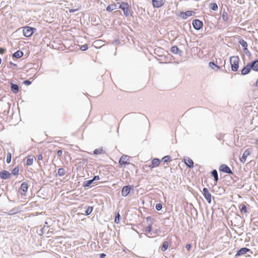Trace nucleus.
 I'll return each mask as SVG.
<instances>
[{"label": "nucleus", "mask_w": 258, "mask_h": 258, "mask_svg": "<svg viewBox=\"0 0 258 258\" xmlns=\"http://www.w3.org/2000/svg\"><path fill=\"white\" fill-rule=\"evenodd\" d=\"M119 8L123 11V14L125 17L132 16L133 12L132 11L131 7L127 3H121L119 6Z\"/></svg>", "instance_id": "obj_1"}, {"label": "nucleus", "mask_w": 258, "mask_h": 258, "mask_svg": "<svg viewBox=\"0 0 258 258\" xmlns=\"http://www.w3.org/2000/svg\"><path fill=\"white\" fill-rule=\"evenodd\" d=\"M239 59L238 56H231L230 58V62L231 66V69L233 71L236 72L238 70L239 67Z\"/></svg>", "instance_id": "obj_2"}, {"label": "nucleus", "mask_w": 258, "mask_h": 258, "mask_svg": "<svg viewBox=\"0 0 258 258\" xmlns=\"http://www.w3.org/2000/svg\"><path fill=\"white\" fill-rule=\"evenodd\" d=\"M130 157L126 155L121 156L119 160V164L121 166L130 164Z\"/></svg>", "instance_id": "obj_3"}, {"label": "nucleus", "mask_w": 258, "mask_h": 258, "mask_svg": "<svg viewBox=\"0 0 258 258\" xmlns=\"http://www.w3.org/2000/svg\"><path fill=\"white\" fill-rule=\"evenodd\" d=\"M251 149H246L243 153L241 157L239 158L240 161L242 163H244L246 160L247 157L251 154Z\"/></svg>", "instance_id": "obj_4"}, {"label": "nucleus", "mask_w": 258, "mask_h": 258, "mask_svg": "<svg viewBox=\"0 0 258 258\" xmlns=\"http://www.w3.org/2000/svg\"><path fill=\"white\" fill-rule=\"evenodd\" d=\"M195 14V12L192 11H187L185 12H181L179 16L182 19H186L188 17L192 16Z\"/></svg>", "instance_id": "obj_5"}, {"label": "nucleus", "mask_w": 258, "mask_h": 258, "mask_svg": "<svg viewBox=\"0 0 258 258\" xmlns=\"http://www.w3.org/2000/svg\"><path fill=\"white\" fill-rule=\"evenodd\" d=\"M203 195L208 203H211V194L208 188L205 187L203 188Z\"/></svg>", "instance_id": "obj_6"}, {"label": "nucleus", "mask_w": 258, "mask_h": 258, "mask_svg": "<svg viewBox=\"0 0 258 258\" xmlns=\"http://www.w3.org/2000/svg\"><path fill=\"white\" fill-rule=\"evenodd\" d=\"M219 170L230 174H233V172L230 168L226 164H222L219 167Z\"/></svg>", "instance_id": "obj_7"}, {"label": "nucleus", "mask_w": 258, "mask_h": 258, "mask_svg": "<svg viewBox=\"0 0 258 258\" xmlns=\"http://www.w3.org/2000/svg\"><path fill=\"white\" fill-rule=\"evenodd\" d=\"M152 2L154 8H159L164 5L165 0H152Z\"/></svg>", "instance_id": "obj_8"}, {"label": "nucleus", "mask_w": 258, "mask_h": 258, "mask_svg": "<svg viewBox=\"0 0 258 258\" xmlns=\"http://www.w3.org/2000/svg\"><path fill=\"white\" fill-rule=\"evenodd\" d=\"M152 230V223L149 224V225L144 230L145 234L148 237H153L151 231Z\"/></svg>", "instance_id": "obj_9"}, {"label": "nucleus", "mask_w": 258, "mask_h": 258, "mask_svg": "<svg viewBox=\"0 0 258 258\" xmlns=\"http://www.w3.org/2000/svg\"><path fill=\"white\" fill-rule=\"evenodd\" d=\"M132 187L130 186H124L121 189V195L122 197H126L130 193Z\"/></svg>", "instance_id": "obj_10"}, {"label": "nucleus", "mask_w": 258, "mask_h": 258, "mask_svg": "<svg viewBox=\"0 0 258 258\" xmlns=\"http://www.w3.org/2000/svg\"><path fill=\"white\" fill-rule=\"evenodd\" d=\"M251 70L252 67L250 63H249L242 69L241 73L242 75H245L248 74Z\"/></svg>", "instance_id": "obj_11"}, {"label": "nucleus", "mask_w": 258, "mask_h": 258, "mask_svg": "<svg viewBox=\"0 0 258 258\" xmlns=\"http://www.w3.org/2000/svg\"><path fill=\"white\" fill-rule=\"evenodd\" d=\"M28 188V185L27 182H23L20 186V190L22 191L21 192V195L23 196L26 195V193L27 191Z\"/></svg>", "instance_id": "obj_12"}, {"label": "nucleus", "mask_w": 258, "mask_h": 258, "mask_svg": "<svg viewBox=\"0 0 258 258\" xmlns=\"http://www.w3.org/2000/svg\"><path fill=\"white\" fill-rule=\"evenodd\" d=\"M192 25L194 28L197 30L200 29L203 25V22L198 19L193 21Z\"/></svg>", "instance_id": "obj_13"}, {"label": "nucleus", "mask_w": 258, "mask_h": 258, "mask_svg": "<svg viewBox=\"0 0 258 258\" xmlns=\"http://www.w3.org/2000/svg\"><path fill=\"white\" fill-rule=\"evenodd\" d=\"M160 160L158 158H154L152 160L151 164L149 165L150 168L158 167L160 164Z\"/></svg>", "instance_id": "obj_14"}, {"label": "nucleus", "mask_w": 258, "mask_h": 258, "mask_svg": "<svg viewBox=\"0 0 258 258\" xmlns=\"http://www.w3.org/2000/svg\"><path fill=\"white\" fill-rule=\"evenodd\" d=\"M250 250L246 247H243L240 248L236 253L235 256H239L245 254L247 252L250 251Z\"/></svg>", "instance_id": "obj_15"}, {"label": "nucleus", "mask_w": 258, "mask_h": 258, "mask_svg": "<svg viewBox=\"0 0 258 258\" xmlns=\"http://www.w3.org/2000/svg\"><path fill=\"white\" fill-rule=\"evenodd\" d=\"M184 162L185 164L189 167V168H193L194 167V162L192 159L188 157H186L184 158Z\"/></svg>", "instance_id": "obj_16"}, {"label": "nucleus", "mask_w": 258, "mask_h": 258, "mask_svg": "<svg viewBox=\"0 0 258 258\" xmlns=\"http://www.w3.org/2000/svg\"><path fill=\"white\" fill-rule=\"evenodd\" d=\"M21 29H22L23 32H30L31 31L32 32H33L34 31H36V29L35 28H32L31 27H28V26L22 27L21 28H19L18 30L20 31V30H21Z\"/></svg>", "instance_id": "obj_17"}, {"label": "nucleus", "mask_w": 258, "mask_h": 258, "mask_svg": "<svg viewBox=\"0 0 258 258\" xmlns=\"http://www.w3.org/2000/svg\"><path fill=\"white\" fill-rule=\"evenodd\" d=\"M10 173L7 171H3L0 173V177L2 179H8L10 177Z\"/></svg>", "instance_id": "obj_18"}, {"label": "nucleus", "mask_w": 258, "mask_h": 258, "mask_svg": "<svg viewBox=\"0 0 258 258\" xmlns=\"http://www.w3.org/2000/svg\"><path fill=\"white\" fill-rule=\"evenodd\" d=\"M34 159H35V157L34 156L30 155V156H27V161H26L27 165H28V166L32 165L33 163Z\"/></svg>", "instance_id": "obj_19"}, {"label": "nucleus", "mask_w": 258, "mask_h": 258, "mask_svg": "<svg viewBox=\"0 0 258 258\" xmlns=\"http://www.w3.org/2000/svg\"><path fill=\"white\" fill-rule=\"evenodd\" d=\"M250 64L252 70L258 72V60H255L252 62L250 63Z\"/></svg>", "instance_id": "obj_20"}, {"label": "nucleus", "mask_w": 258, "mask_h": 258, "mask_svg": "<svg viewBox=\"0 0 258 258\" xmlns=\"http://www.w3.org/2000/svg\"><path fill=\"white\" fill-rule=\"evenodd\" d=\"M116 5L114 3H113L111 5H108L106 7V11L108 12H111L113 10L116 9Z\"/></svg>", "instance_id": "obj_21"}, {"label": "nucleus", "mask_w": 258, "mask_h": 258, "mask_svg": "<svg viewBox=\"0 0 258 258\" xmlns=\"http://www.w3.org/2000/svg\"><path fill=\"white\" fill-rule=\"evenodd\" d=\"M239 43L242 45V46L243 47V50L245 51L247 49V42L244 40L243 39H240L239 40Z\"/></svg>", "instance_id": "obj_22"}, {"label": "nucleus", "mask_w": 258, "mask_h": 258, "mask_svg": "<svg viewBox=\"0 0 258 258\" xmlns=\"http://www.w3.org/2000/svg\"><path fill=\"white\" fill-rule=\"evenodd\" d=\"M11 90L12 92L14 93H17L19 91V86L17 84H12L11 85Z\"/></svg>", "instance_id": "obj_23"}, {"label": "nucleus", "mask_w": 258, "mask_h": 258, "mask_svg": "<svg viewBox=\"0 0 258 258\" xmlns=\"http://www.w3.org/2000/svg\"><path fill=\"white\" fill-rule=\"evenodd\" d=\"M169 247V243L167 241H164L161 247V250L162 251H166Z\"/></svg>", "instance_id": "obj_24"}, {"label": "nucleus", "mask_w": 258, "mask_h": 258, "mask_svg": "<svg viewBox=\"0 0 258 258\" xmlns=\"http://www.w3.org/2000/svg\"><path fill=\"white\" fill-rule=\"evenodd\" d=\"M222 18L224 21L227 22L229 19L228 13L225 11L223 12L222 15Z\"/></svg>", "instance_id": "obj_25"}, {"label": "nucleus", "mask_w": 258, "mask_h": 258, "mask_svg": "<svg viewBox=\"0 0 258 258\" xmlns=\"http://www.w3.org/2000/svg\"><path fill=\"white\" fill-rule=\"evenodd\" d=\"M23 52L20 50H18L14 53L13 56L16 58H20L23 56Z\"/></svg>", "instance_id": "obj_26"}, {"label": "nucleus", "mask_w": 258, "mask_h": 258, "mask_svg": "<svg viewBox=\"0 0 258 258\" xmlns=\"http://www.w3.org/2000/svg\"><path fill=\"white\" fill-rule=\"evenodd\" d=\"M57 174L59 176H62L66 174V171L62 168H59L58 170Z\"/></svg>", "instance_id": "obj_27"}, {"label": "nucleus", "mask_w": 258, "mask_h": 258, "mask_svg": "<svg viewBox=\"0 0 258 258\" xmlns=\"http://www.w3.org/2000/svg\"><path fill=\"white\" fill-rule=\"evenodd\" d=\"M212 174L214 176L215 181L217 182L218 180V175L216 170H213L212 171Z\"/></svg>", "instance_id": "obj_28"}, {"label": "nucleus", "mask_w": 258, "mask_h": 258, "mask_svg": "<svg viewBox=\"0 0 258 258\" xmlns=\"http://www.w3.org/2000/svg\"><path fill=\"white\" fill-rule=\"evenodd\" d=\"M210 8L214 11L217 10L218 8L217 4L215 3H211L210 5Z\"/></svg>", "instance_id": "obj_29"}, {"label": "nucleus", "mask_w": 258, "mask_h": 258, "mask_svg": "<svg viewBox=\"0 0 258 258\" xmlns=\"http://www.w3.org/2000/svg\"><path fill=\"white\" fill-rule=\"evenodd\" d=\"M178 51L179 49L176 46H173L171 48V51L174 54H177Z\"/></svg>", "instance_id": "obj_30"}, {"label": "nucleus", "mask_w": 258, "mask_h": 258, "mask_svg": "<svg viewBox=\"0 0 258 258\" xmlns=\"http://www.w3.org/2000/svg\"><path fill=\"white\" fill-rule=\"evenodd\" d=\"M162 161L164 162H170L171 161V158L169 156H166L162 159Z\"/></svg>", "instance_id": "obj_31"}, {"label": "nucleus", "mask_w": 258, "mask_h": 258, "mask_svg": "<svg viewBox=\"0 0 258 258\" xmlns=\"http://www.w3.org/2000/svg\"><path fill=\"white\" fill-rule=\"evenodd\" d=\"M93 211V207L89 206L87 208V210L85 211V215H90Z\"/></svg>", "instance_id": "obj_32"}, {"label": "nucleus", "mask_w": 258, "mask_h": 258, "mask_svg": "<svg viewBox=\"0 0 258 258\" xmlns=\"http://www.w3.org/2000/svg\"><path fill=\"white\" fill-rule=\"evenodd\" d=\"M103 152V150L102 148H98L96 149L94 151V154H100L102 153Z\"/></svg>", "instance_id": "obj_33"}, {"label": "nucleus", "mask_w": 258, "mask_h": 258, "mask_svg": "<svg viewBox=\"0 0 258 258\" xmlns=\"http://www.w3.org/2000/svg\"><path fill=\"white\" fill-rule=\"evenodd\" d=\"M19 172V169L18 167H16L14 169H13V170H12V174L14 175H16L18 174Z\"/></svg>", "instance_id": "obj_34"}, {"label": "nucleus", "mask_w": 258, "mask_h": 258, "mask_svg": "<svg viewBox=\"0 0 258 258\" xmlns=\"http://www.w3.org/2000/svg\"><path fill=\"white\" fill-rule=\"evenodd\" d=\"M93 182V180H89L87 181H86L83 183L84 186H89L92 182Z\"/></svg>", "instance_id": "obj_35"}, {"label": "nucleus", "mask_w": 258, "mask_h": 258, "mask_svg": "<svg viewBox=\"0 0 258 258\" xmlns=\"http://www.w3.org/2000/svg\"><path fill=\"white\" fill-rule=\"evenodd\" d=\"M12 155L11 153H8L7 156L6 161L8 163H10L11 161Z\"/></svg>", "instance_id": "obj_36"}, {"label": "nucleus", "mask_w": 258, "mask_h": 258, "mask_svg": "<svg viewBox=\"0 0 258 258\" xmlns=\"http://www.w3.org/2000/svg\"><path fill=\"white\" fill-rule=\"evenodd\" d=\"M209 65L212 69H214V67L216 68L217 69H220V67L218 66L215 64L213 62H210L209 63Z\"/></svg>", "instance_id": "obj_37"}, {"label": "nucleus", "mask_w": 258, "mask_h": 258, "mask_svg": "<svg viewBox=\"0 0 258 258\" xmlns=\"http://www.w3.org/2000/svg\"><path fill=\"white\" fill-rule=\"evenodd\" d=\"M119 218H120V215L119 213H117V215L115 217L114 222L116 223H118L119 222Z\"/></svg>", "instance_id": "obj_38"}, {"label": "nucleus", "mask_w": 258, "mask_h": 258, "mask_svg": "<svg viewBox=\"0 0 258 258\" xmlns=\"http://www.w3.org/2000/svg\"><path fill=\"white\" fill-rule=\"evenodd\" d=\"M162 208V205L161 204H157L156 205V209L158 211H160Z\"/></svg>", "instance_id": "obj_39"}, {"label": "nucleus", "mask_w": 258, "mask_h": 258, "mask_svg": "<svg viewBox=\"0 0 258 258\" xmlns=\"http://www.w3.org/2000/svg\"><path fill=\"white\" fill-rule=\"evenodd\" d=\"M88 45L85 44V45H83L82 46H81L80 47V49L82 50H86L87 49H88Z\"/></svg>", "instance_id": "obj_40"}, {"label": "nucleus", "mask_w": 258, "mask_h": 258, "mask_svg": "<svg viewBox=\"0 0 258 258\" xmlns=\"http://www.w3.org/2000/svg\"><path fill=\"white\" fill-rule=\"evenodd\" d=\"M240 211L242 212H243L244 213H246V212H247L246 207L245 205H243L242 206L241 208L240 209Z\"/></svg>", "instance_id": "obj_41"}, {"label": "nucleus", "mask_w": 258, "mask_h": 258, "mask_svg": "<svg viewBox=\"0 0 258 258\" xmlns=\"http://www.w3.org/2000/svg\"><path fill=\"white\" fill-rule=\"evenodd\" d=\"M31 83H32V82H31V81H30L29 80H26V81H25L24 82V83H24L25 85H30V84H31Z\"/></svg>", "instance_id": "obj_42"}, {"label": "nucleus", "mask_w": 258, "mask_h": 258, "mask_svg": "<svg viewBox=\"0 0 258 258\" xmlns=\"http://www.w3.org/2000/svg\"><path fill=\"white\" fill-rule=\"evenodd\" d=\"M62 150H58L57 152V155L58 157H60L62 155Z\"/></svg>", "instance_id": "obj_43"}, {"label": "nucleus", "mask_w": 258, "mask_h": 258, "mask_svg": "<svg viewBox=\"0 0 258 258\" xmlns=\"http://www.w3.org/2000/svg\"><path fill=\"white\" fill-rule=\"evenodd\" d=\"M191 245L189 244H188L186 245V248L188 251H189L191 249Z\"/></svg>", "instance_id": "obj_44"}, {"label": "nucleus", "mask_w": 258, "mask_h": 258, "mask_svg": "<svg viewBox=\"0 0 258 258\" xmlns=\"http://www.w3.org/2000/svg\"><path fill=\"white\" fill-rule=\"evenodd\" d=\"M99 179H100L99 176L98 175H96L94 177V178L92 180H93V181H94V180H99Z\"/></svg>", "instance_id": "obj_45"}, {"label": "nucleus", "mask_w": 258, "mask_h": 258, "mask_svg": "<svg viewBox=\"0 0 258 258\" xmlns=\"http://www.w3.org/2000/svg\"><path fill=\"white\" fill-rule=\"evenodd\" d=\"M5 51V49L3 48H0V53L3 54Z\"/></svg>", "instance_id": "obj_46"}, {"label": "nucleus", "mask_w": 258, "mask_h": 258, "mask_svg": "<svg viewBox=\"0 0 258 258\" xmlns=\"http://www.w3.org/2000/svg\"><path fill=\"white\" fill-rule=\"evenodd\" d=\"M77 10V9H70L69 12H70V13H74V12H76Z\"/></svg>", "instance_id": "obj_47"}, {"label": "nucleus", "mask_w": 258, "mask_h": 258, "mask_svg": "<svg viewBox=\"0 0 258 258\" xmlns=\"http://www.w3.org/2000/svg\"><path fill=\"white\" fill-rule=\"evenodd\" d=\"M27 33H24V36H26V37H29V36H31L33 33H31L29 35H27Z\"/></svg>", "instance_id": "obj_48"}, {"label": "nucleus", "mask_w": 258, "mask_h": 258, "mask_svg": "<svg viewBox=\"0 0 258 258\" xmlns=\"http://www.w3.org/2000/svg\"><path fill=\"white\" fill-rule=\"evenodd\" d=\"M146 220H147V221H149V220H150V221H152V217H151L149 216V217H147L146 218Z\"/></svg>", "instance_id": "obj_49"}, {"label": "nucleus", "mask_w": 258, "mask_h": 258, "mask_svg": "<svg viewBox=\"0 0 258 258\" xmlns=\"http://www.w3.org/2000/svg\"><path fill=\"white\" fill-rule=\"evenodd\" d=\"M105 255H106L105 254L101 253V254H100V256L101 258H104L105 256Z\"/></svg>", "instance_id": "obj_50"}, {"label": "nucleus", "mask_w": 258, "mask_h": 258, "mask_svg": "<svg viewBox=\"0 0 258 258\" xmlns=\"http://www.w3.org/2000/svg\"><path fill=\"white\" fill-rule=\"evenodd\" d=\"M38 159L40 160L42 159V156L41 155H40L38 156Z\"/></svg>", "instance_id": "obj_51"}, {"label": "nucleus", "mask_w": 258, "mask_h": 258, "mask_svg": "<svg viewBox=\"0 0 258 258\" xmlns=\"http://www.w3.org/2000/svg\"><path fill=\"white\" fill-rule=\"evenodd\" d=\"M255 86L258 88V79L256 81Z\"/></svg>", "instance_id": "obj_52"}, {"label": "nucleus", "mask_w": 258, "mask_h": 258, "mask_svg": "<svg viewBox=\"0 0 258 258\" xmlns=\"http://www.w3.org/2000/svg\"><path fill=\"white\" fill-rule=\"evenodd\" d=\"M2 63V59L0 58V64H1Z\"/></svg>", "instance_id": "obj_53"}]
</instances>
